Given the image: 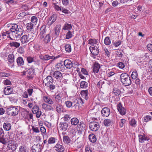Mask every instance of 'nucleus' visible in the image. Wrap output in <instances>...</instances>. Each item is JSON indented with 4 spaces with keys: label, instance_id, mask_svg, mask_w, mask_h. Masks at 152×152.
<instances>
[{
    "label": "nucleus",
    "instance_id": "nucleus-58",
    "mask_svg": "<svg viewBox=\"0 0 152 152\" xmlns=\"http://www.w3.org/2000/svg\"><path fill=\"white\" fill-rule=\"evenodd\" d=\"M104 51L105 53V55L108 57H109L110 55V51L106 48L104 49Z\"/></svg>",
    "mask_w": 152,
    "mask_h": 152
},
{
    "label": "nucleus",
    "instance_id": "nucleus-38",
    "mask_svg": "<svg viewBox=\"0 0 152 152\" xmlns=\"http://www.w3.org/2000/svg\"><path fill=\"white\" fill-rule=\"evenodd\" d=\"M26 26L27 29L28 31H31L33 29L34 25L31 23H29L26 24Z\"/></svg>",
    "mask_w": 152,
    "mask_h": 152
},
{
    "label": "nucleus",
    "instance_id": "nucleus-4",
    "mask_svg": "<svg viewBox=\"0 0 152 152\" xmlns=\"http://www.w3.org/2000/svg\"><path fill=\"white\" fill-rule=\"evenodd\" d=\"M18 108L12 105L9 107L7 110V112L8 114L12 116H14L18 114Z\"/></svg>",
    "mask_w": 152,
    "mask_h": 152
},
{
    "label": "nucleus",
    "instance_id": "nucleus-11",
    "mask_svg": "<svg viewBox=\"0 0 152 152\" xmlns=\"http://www.w3.org/2000/svg\"><path fill=\"white\" fill-rule=\"evenodd\" d=\"M53 77L50 76H47L43 81L45 83V84L46 86H49V85L53 83Z\"/></svg>",
    "mask_w": 152,
    "mask_h": 152
},
{
    "label": "nucleus",
    "instance_id": "nucleus-31",
    "mask_svg": "<svg viewBox=\"0 0 152 152\" xmlns=\"http://www.w3.org/2000/svg\"><path fill=\"white\" fill-rule=\"evenodd\" d=\"M17 62L18 66L23 65L24 62L23 58L21 57L18 58L17 59Z\"/></svg>",
    "mask_w": 152,
    "mask_h": 152
},
{
    "label": "nucleus",
    "instance_id": "nucleus-48",
    "mask_svg": "<svg viewBox=\"0 0 152 152\" xmlns=\"http://www.w3.org/2000/svg\"><path fill=\"white\" fill-rule=\"evenodd\" d=\"M56 138L54 137L50 138L48 141V144H54L56 142Z\"/></svg>",
    "mask_w": 152,
    "mask_h": 152
},
{
    "label": "nucleus",
    "instance_id": "nucleus-16",
    "mask_svg": "<svg viewBox=\"0 0 152 152\" xmlns=\"http://www.w3.org/2000/svg\"><path fill=\"white\" fill-rule=\"evenodd\" d=\"M100 68V64L98 63L95 62L92 67V69L93 72L95 74L96 73H97L99 72Z\"/></svg>",
    "mask_w": 152,
    "mask_h": 152
},
{
    "label": "nucleus",
    "instance_id": "nucleus-52",
    "mask_svg": "<svg viewBox=\"0 0 152 152\" xmlns=\"http://www.w3.org/2000/svg\"><path fill=\"white\" fill-rule=\"evenodd\" d=\"M137 76L138 74L136 71H133L132 72L131 75L132 78L133 79H136Z\"/></svg>",
    "mask_w": 152,
    "mask_h": 152
},
{
    "label": "nucleus",
    "instance_id": "nucleus-12",
    "mask_svg": "<svg viewBox=\"0 0 152 152\" xmlns=\"http://www.w3.org/2000/svg\"><path fill=\"white\" fill-rule=\"evenodd\" d=\"M55 150L58 152H64L65 149L62 143H58L54 147Z\"/></svg>",
    "mask_w": 152,
    "mask_h": 152
},
{
    "label": "nucleus",
    "instance_id": "nucleus-60",
    "mask_svg": "<svg viewBox=\"0 0 152 152\" xmlns=\"http://www.w3.org/2000/svg\"><path fill=\"white\" fill-rule=\"evenodd\" d=\"M27 60L29 63H31L34 61V58L29 56L27 57Z\"/></svg>",
    "mask_w": 152,
    "mask_h": 152
},
{
    "label": "nucleus",
    "instance_id": "nucleus-25",
    "mask_svg": "<svg viewBox=\"0 0 152 152\" xmlns=\"http://www.w3.org/2000/svg\"><path fill=\"white\" fill-rule=\"evenodd\" d=\"M61 96L59 94L56 95L54 97L55 102L54 105H56L57 104H59V103L61 101Z\"/></svg>",
    "mask_w": 152,
    "mask_h": 152
},
{
    "label": "nucleus",
    "instance_id": "nucleus-56",
    "mask_svg": "<svg viewBox=\"0 0 152 152\" xmlns=\"http://www.w3.org/2000/svg\"><path fill=\"white\" fill-rule=\"evenodd\" d=\"M126 121L124 119H121V121L119 122V126L121 128L123 127L124 124L126 123Z\"/></svg>",
    "mask_w": 152,
    "mask_h": 152
},
{
    "label": "nucleus",
    "instance_id": "nucleus-37",
    "mask_svg": "<svg viewBox=\"0 0 152 152\" xmlns=\"http://www.w3.org/2000/svg\"><path fill=\"white\" fill-rule=\"evenodd\" d=\"M88 83L86 81H83L80 84V86L81 88H86L88 87Z\"/></svg>",
    "mask_w": 152,
    "mask_h": 152
},
{
    "label": "nucleus",
    "instance_id": "nucleus-55",
    "mask_svg": "<svg viewBox=\"0 0 152 152\" xmlns=\"http://www.w3.org/2000/svg\"><path fill=\"white\" fill-rule=\"evenodd\" d=\"M117 66L120 69H123L125 67V65L123 62H120L117 63Z\"/></svg>",
    "mask_w": 152,
    "mask_h": 152
},
{
    "label": "nucleus",
    "instance_id": "nucleus-47",
    "mask_svg": "<svg viewBox=\"0 0 152 152\" xmlns=\"http://www.w3.org/2000/svg\"><path fill=\"white\" fill-rule=\"evenodd\" d=\"M39 110V108L37 105H34L32 109V111L33 113H36Z\"/></svg>",
    "mask_w": 152,
    "mask_h": 152
},
{
    "label": "nucleus",
    "instance_id": "nucleus-62",
    "mask_svg": "<svg viewBox=\"0 0 152 152\" xmlns=\"http://www.w3.org/2000/svg\"><path fill=\"white\" fill-rule=\"evenodd\" d=\"M1 77H7L10 76V74L8 73L2 72L0 74Z\"/></svg>",
    "mask_w": 152,
    "mask_h": 152
},
{
    "label": "nucleus",
    "instance_id": "nucleus-43",
    "mask_svg": "<svg viewBox=\"0 0 152 152\" xmlns=\"http://www.w3.org/2000/svg\"><path fill=\"white\" fill-rule=\"evenodd\" d=\"M137 121L135 119H132L129 121V124L131 126L135 127L136 126Z\"/></svg>",
    "mask_w": 152,
    "mask_h": 152
},
{
    "label": "nucleus",
    "instance_id": "nucleus-5",
    "mask_svg": "<svg viewBox=\"0 0 152 152\" xmlns=\"http://www.w3.org/2000/svg\"><path fill=\"white\" fill-rule=\"evenodd\" d=\"M21 116L24 119L28 120L29 118L33 119V114L31 113H30L26 109H23L21 112Z\"/></svg>",
    "mask_w": 152,
    "mask_h": 152
},
{
    "label": "nucleus",
    "instance_id": "nucleus-30",
    "mask_svg": "<svg viewBox=\"0 0 152 152\" xmlns=\"http://www.w3.org/2000/svg\"><path fill=\"white\" fill-rule=\"evenodd\" d=\"M3 127L5 130L9 131L11 129V125L9 123H5L4 124Z\"/></svg>",
    "mask_w": 152,
    "mask_h": 152
},
{
    "label": "nucleus",
    "instance_id": "nucleus-28",
    "mask_svg": "<svg viewBox=\"0 0 152 152\" xmlns=\"http://www.w3.org/2000/svg\"><path fill=\"white\" fill-rule=\"evenodd\" d=\"M59 125H60L61 129L63 130V131H65L67 129L68 125L67 123H61Z\"/></svg>",
    "mask_w": 152,
    "mask_h": 152
},
{
    "label": "nucleus",
    "instance_id": "nucleus-41",
    "mask_svg": "<svg viewBox=\"0 0 152 152\" xmlns=\"http://www.w3.org/2000/svg\"><path fill=\"white\" fill-rule=\"evenodd\" d=\"M46 25H45L42 26L40 30V32L41 34L43 35L46 32Z\"/></svg>",
    "mask_w": 152,
    "mask_h": 152
},
{
    "label": "nucleus",
    "instance_id": "nucleus-17",
    "mask_svg": "<svg viewBox=\"0 0 152 152\" xmlns=\"http://www.w3.org/2000/svg\"><path fill=\"white\" fill-rule=\"evenodd\" d=\"M42 107L45 111H53L54 110V108L51 105L45 103L42 104Z\"/></svg>",
    "mask_w": 152,
    "mask_h": 152
},
{
    "label": "nucleus",
    "instance_id": "nucleus-64",
    "mask_svg": "<svg viewBox=\"0 0 152 152\" xmlns=\"http://www.w3.org/2000/svg\"><path fill=\"white\" fill-rule=\"evenodd\" d=\"M116 54L119 57H122L123 54L122 53L121 51H117L116 52Z\"/></svg>",
    "mask_w": 152,
    "mask_h": 152
},
{
    "label": "nucleus",
    "instance_id": "nucleus-15",
    "mask_svg": "<svg viewBox=\"0 0 152 152\" xmlns=\"http://www.w3.org/2000/svg\"><path fill=\"white\" fill-rule=\"evenodd\" d=\"M53 77L56 80H61L63 77L62 73L59 71H56L54 72L53 74Z\"/></svg>",
    "mask_w": 152,
    "mask_h": 152
},
{
    "label": "nucleus",
    "instance_id": "nucleus-50",
    "mask_svg": "<svg viewBox=\"0 0 152 152\" xmlns=\"http://www.w3.org/2000/svg\"><path fill=\"white\" fill-rule=\"evenodd\" d=\"M32 129L33 131L36 133H39L40 132L39 128L36 126H32Z\"/></svg>",
    "mask_w": 152,
    "mask_h": 152
},
{
    "label": "nucleus",
    "instance_id": "nucleus-10",
    "mask_svg": "<svg viewBox=\"0 0 152 152\" xmlns=\"http://www.w3.org/2000/svg\"><path fill=\"white\" fill-rule=\"evenodd\" d=\"M43 99L44 102L50 105H52L54 103L55 101L50 96H44Z\"/></svg>",
    "mask_w": 152,
    "mask_h": 152
},
{
    "label": "nucleus",
    "instance_id": "nucleus-33",
    "mask_svg": "<svg viewBox=\"0 0 152 152\" xmlns=\"http://www.w3.org/2000/svg\"><path fill=\"white\" fill-rule=\"evenodd\" d=\"M113 93L115 96H118L120 95L121 91L118 88H114L113 89Z\"/></svg>",
    "mask_w": 152,
    "mask_h": 152
},
{
    "label": "nucleus",
    "instance_id": "nucleus-40",
    "mask_svg": "<svg viewBox=\"0 0 152 152\" xmlns=\"http://www.w3.org/2000/svg\"><path fill=\"white\" fill-rule=\"evenodd\" d=\"M105 83L104 81L102 80H100L97 83V86L98 88H102L105 86Z\"/></svg>",
    "mask_w": 152,
    "mask_h": 152
},
{
    "label": "nucleus",
    "instance_id": "nucleus-7",
    "mask_svg": "<svg viewBox=\"0 0 152 152\" xmlns=\"http://www.w3.org/2000/svg\"><path fill=\"white\" fill-rule=\"evenodd\" d=\"M90 50L91 53V56L94 58H95L99 53V49L96 46L95 47L94 45H92L89 48Z\"/></svg>",
    "mask_w": 152,
    "mask_h": 152
},
{
    "label": "nucleus",
    "instance_id": "nucleus-35",
    "mask_svg": "<svg viewBox=\"0 0 152 152\" xmlns=\"http://www.w3.org/2000/svg\"><path fill=\"white\" fill-rule=\"evenodd\" d=\"M71 124L73 125H76L79 123V120L77 118H72L70 121Z\"/></svg>",
    "mask_w": 152,
    "mask_h": 152
},
{
    "label": "nucleus",
    "instance_id": "nucleus-1",
    "mask_svg": "<svg viewBox=\"0 0 152 152\" xmlns=\"http://www.w3.org/2000/svg\"><path fill=\"white\" fill-rule=\"evenodd\" d=\"M22 34V29L17 24H13L12 25L10 30L4 32L2 35L7 36V38L13 40V39L20 38Z\"/></svg>",
    "mask_w": 152,
    "mask_h": 152
},
{
    "label": "nucleus",
    "instance_id": "nucleus-13",
    "mask_svg": "<svg viewBox=\"0 0 152 152\" xmlns=\"http://www.w3.org/2000/svg\"><path fill=\"white\" fill-rule=\"evenodd\" d=\"M101 113L102 116L107 117L110 114V110L107 107H104L102 110Z\"/></svg>",
    "mask_w": 152,
    "mask_h": 152
},
{
    "label": "nucleus",
    "instance_id": "nucleus-21",
    "mask_svg": "<svg viewBox=\"0 0 152 152\" xmlns=\"http://www.w3.org/2000/svg\"><path fill=\"white\" fill-rule=\"evenodd\" d=\"M57 18L56 14H53L49 18L48 24L50 26L52 25L56 20Z\"/></svg>",
    "mask_w": 152,
    "mask_h": 152
},
{
    "label": "nucleus",
    "instance_id": "nucleus-23",
    "mask_svg": "<svg viewBox=\"0 0 152 152\" xmlns=\"http://www.w3.org/2000/svg\"><path fill=\"white\" fill-rule=\"evenodd\" d=\"M56 69L58 71H63L65 70L64 65L62 63L57 64L56 66Z\"/></svg>",
    "mask_w": 152,
    "mask_h": 152
},
{
    "label": "nucleus",
    "instance_id": "nucleus-19",
    "mask_svg": "<svg viewBox=\"0 0 152 152\" xmlns=\"http://www.w3.org/2000/svg\"><path fill=\"white\" fill-rule=\"evenodd\" d=\"M64 64V67L65 66L67 69H70L73 66L72 63L69 59H66L65 60Z\"/></svg>",
    "mask_w": 152,
    "mask_h": 152
},
{
    "label": "nucleus",
    "instance_id": "nucleus-61",
    "mask_svg": "<svg viewBox=\"0 0 152 152\" xmlns=\"http://www.w3.org/2000/svg\"><path fill=\"white\" fill-rule=\"evenodd\" d=\"M151 117L149 115H148L144 117V120L145 122H147L151 120Z\"/></svg>",
    "mask_w": 152,
    "mask_h": 152
},
{
    "label": "nucleus",
    "instance_id": "nucleus-42",
    "mask_svg": "<svg viewBox=\"0 0 152 152\" xmlns=\"http://www.w3.org/2000/svg\"><path fill=\"white\" fill-rule=\"evenodd\" d=\"M20 43L16 42H10V45L12 47H14L16 48H18L20 46Z\"/></svg>",
    "mask_w": 152,
    "mask_h": 152
},
{
    "label": "nucleus",
    "instance_id": "nucleus-22",
    "mask_svg": "<svg viewBox=\"0 0 152 152\" xmlns=\"http://www.w3.org/2000/svg\"><path fill=\"white\" fill-rule=\"evenodd\" d=\"M61 25L60 24H58L56 25L54 29V34L56 36H58L60 32Z\"/></svg>",
    "mask_w": 152,
    "mask_h": 152
},
{
    "label": "nucleus",
    "instance_id": "nucleus-18",
    "mask_svg": "<svg viewBox=\"0 0 152 152\" xmlns=\"http://www.w3.org/2000/svg\"><path fill=\"white\" fill-rule=\"evenodd\" d=\"M31 151L34 152H39L41 151V146L38 144L34 145L32 146Z\"/></svg>",
    "mask_w": 152,
    "mask_h": 152
},
{
    "label": "nucleus",
    "instance_id": "nucleus-63",
    "mask_svg": "<svg viewBox=\"0 0 152 152\" xmlns=\"http://www.w3.org/2000/svg\"><path fill=\"white\" fill-rule=\"evenodd\" d=\"M40 130L42 133V134H45L46 132V130L44 126L41 127L40 128Z\"/></svg>",
    "mask_w": 152,
    "mask_h": 152
},
{
    "label": "nucleus",
    "instance_id": "nucleus-26",
    "mask_svg": "<svg viewBox=\"0 0 152 152\" xmlns=\"http://www.w3.org/2000/svg\"><path fill=\"white\" fill-rule=\"evenodd\" d=\"M4 91L5 95H9L12 93V91L11 87L10 86H8L4 88Z\"/></svg>",
    "mask_w": 152,
    "mask_h": 152
},
{
    "label": "nucleus",
    "instance_id": "nucleus-6",
    "mask_svg": "<svg viewBox=\"0 0 152 152\" xmlns=\"http://www.w3.org/2000/svg\"><path fill=\"white\" fill-rule=\"evenodd\" d=\"M86 125L83 122H80L77 127V133L81 134L85 129Z\"/></svg>",
    "mask_w": 152,
    "mask_h": 152
},
{
    "label": "nucleus",
    "instance_id": "nucleus-9",
    "mask_svg": "<svg viewBox=\"0 0 152 152\" xmlns=\"http://www.w3.org/2000/svg\"><path fill=\"white\" fill-rule=\"evenodd\" d=\"M34 73V70L32 68H30L28 69H26L25 70L23 71V75H26L28 77L30 76L33 75Z\"/></svg>",
    "mask_w": 152,
    "mask_h": 152
},
{
    "label": "nucleus",
    "instance_id": "nucleus-20",
    "mask_svg": "<svg viewBox=\"0 0 152 152\" xmlns=\"http://www.w3.org/2000/svg\"><path fill=\"white\" fill-rule=\"evenodd\" d=\"M40 59L44 61H47L49 60L52 59L53 56H50L48 54L44 55H41L39 56Z\"/></svg>",
    "mask_w": 152,
    "mask_h": 152
},
{
    "label": "nucleus",
    "instance_id": "nucleus-34",
    "mask_svg": "<svg viewBox=\"0 0 152 152\" xmlns=\"http://www.w3.org/2000/svg\"><path fill=\"white\" fill-rule=\"evenodd\" d=\"M53 107H56V111L58 113H60L61 112V110L62 109V106L60 104H57L56 105H54L53 104Z\"/></svg>",
    "mask_w": 152,
    "mask_h": 152
},
{
    "label": "nucleus",
    "instance_id": "nucleus-3",
    "mask_svg": "<svg viewBox=\"0 0 152 152\" xmlns=\"http://www.w3.org/2000/svg\"><path fill=\"white\" fill-rule=\"evenodd\" d=\"M35 36L33 33L28 35H24L20 39V41L23 44H26L29 41H33L35 39Z\"/></svg>",
    "mask_w": 152,
    "mask_h": 152
},
{
    "label": "nucleus",
    "instance_id": "nucleus-29",
    "mask_svg": "<svg viewBox=\"0 0 152 152\" xmlns=\"http://www.w3.org/2000/svg\"><path fill=\"white\" fill-rule=\"evenodd\" d=\"M88 138L89 140L92 142H95L96 141V138L95 135L93 134L89 135Z\"/></svg>",
    "mask_w": 152,
    "mask_h": 152
},
{
    "label": "nucleus",
    "instance_id": "nucleus-24",
    "mask_svg": "<svg viewBox=\"0 0 152 152\" xmlns=\"http://www.w3.org/2000/svg\"><path fill=\"white\" fill-rule=\"evenodd\" d=\"M88 91L87 89L86 90L82 91L80 92V94L83 98H84L86 100L88 98Z\"/></svg>",
    "mask_w": 152,
    "mask_h": 152
},
{
    "label": "nucleus",
    "instance_id": "nucleus-36",
    "mask_svg": "<svg viewBox=\"0 0 152 152\" xmlns=\"http://www.w3.org/2000/svg\"><path fill=\"white\" fill-rule=\"evenodd\" d=\"M72 28V26L71 24L66 23L64 26L63 29L65 30H69Z\"/></svg>",
    "mask_w": 152,
    "mask_h": 152
},
{
    "label": "nucleus",
    "instance_id": "nucleus-14",
    "mask_svg": "<svg viewBox=\"0 0 152 152\" xmlns=\"http://www.w3.org/2000/svg\"><path fill=\"white\" fill-rule=\"evenodd\" d=\"M117 109L121 115H123L126 114V110L124 107H123L121 103L117 105Z\"/></svg>",
    "mask_w": 152,
    "mask_h": 152
},
{
    "label": "nucleus",
    "instance_id": "nucleus-32",
    "mask_svg": "<svg viewBox=\"0 0 152 152\" xmlns=\"http://www.w3.org/2000/svg\"><path fill=\"white\" fill-rule=\"evenodd\" d=\"M63 141L65 143L68 144L70 143L71 140L68 136L64 135L63 138Z\"/></svg>",
    "mask_w": 152,
    "mask_h": 152
},
{
    "label": "nucleus",
    "instance_id": "nucleus-54",
    "mask_svg": "<svg viewBox=\"0 0 152 152\" xmlns=\"http://www.w3.org/2000/svg\"><path fill=\"white\" fill-rule=\"evenodd\" d=\"M37 18L36 16H33L31 17V20L32 23L36 24L37 22Z\"/></svg>",
    "mask_w": 152,
    "mask_h": 152
},
{
    "label": "nucleus",
    "instance_id": "nucleus-2",
    "mask_svg": "<svg viewBox=\"0 0 152 152\" xmlns=\"http://www.w3.org/2000/svg\"><path fill=\"white\" fill-rule=\"evenodd\" d=\"M120 80L123 85L125 86H129L132 84V81L130 77L128 74L123 73L120 76Z\"/></svg>",
    "mask_w": 152,
    "mask_h": 152
},
{
    "label": "nucleus",
    "instance_id": "nucleus-39",
    "mask_svg": "<svg viewBox=\"0 0 152 152\" xmlns=\"http://www.w3.org/2000/svg\"><path fill=\"white\" fill-rule=\"evenodd\" d=\"M14 57L12 54H10L8 57V60L10 63H13L14 61Z\"/></svg>",
    "mask_w": 152,
    "mask_h": 152
},
{
    "label": "nucleus",
    "instance_id": "nucleus-45",
    "mask_svg": "<svg viewBox=\"0 0 152 152\" xmlns=\"http://www.w3.org/2000/svg\"><path fill=\"white\" fill-rule=\"evenodd\" d=\"M98 42L97 40L95 39H90L88 40V43L89 44L94 45L96 44Z\"/></svg>",
    "mask_w": 152,
    "mask_h": 152
},
{
    "label": "nucleus",
    "instance_id": "nucleus-46",
    "mask_svg": "<svg viewBox=\"0 0 152 152\" xmlns=\"http://www.w3.org/2000/svg\"><path fill=\"white\" fill-rule=\"evenodd\" d=\"M104 43L106 45H110L111 43L110 39L108 37H106L104 39Z\"/></svg>",
    "mask_w": 152,
    "mask_h": 152
},
{
    "label": "nucleus",
    "instance_id": "nucleus-49",
    "mask_svg": "<svg viewBox=\"0 0 152 152\" xmlns=\"http://www.w3.org/2000/svg\"><path fill=\"white\" fill-rule=\"evenodd\" d=\"M65 50L68 52H70L71 51V46L69 45H65Z\"/></svg>",
    "mask_w": 152,
    "mask_h": 152
},
{
    "label": "nucleus",
    "instance_id": "nucleus-59",
    "mask_svg": "<svg viewBox=\"0 0 152 152\" xmlns=\"http://www.w3.org/2000/svg\"><path fill=\"white\" fill-rule=\"evenodd\" d=\"M9 147L10 149L12 151H15L16 149V147L15 145H9Z\"/></svg>",
    "mask_w": 152,
    "mask_h": 152
},
{
    "label": "nucleus",
    "instance_id": "nucleus-44",
    "mask_svg": "<svg viewBox=\"0 0 152 152\" xmlns=\"http://www.w3.org/2000/svg\"><path fill=\"white\" fill-rule=\"evenodd\" d=\"M50 34H48L45 37L43 41L45 43L47 44L50 41Z\"/></svg>",
    "mask_w": 152,
    "mask_h": 152
},
{
    "label": "nucleus",
    "instance_id": "nucleus-27",
    "mask_svg": "<svg viewBox=\"0 0 152 152\" xmlns=\"http://www.w3.org/2000/svg\"><path fill=\"white\" fill-rule=\"evenodd\" d=\"M139 140L140 142H143L145 141L148 140V138L145 135H142L141 134L139 135Z\"/></svg>",
    "mask_w": 152,
    "mask_h": 152
},
{
    "label": "nucleus",
    "instance_id": "nucleus-57",
    "mask_svg": "<svg viewBox=\"0 0 152 152\" xmlns=\"http://www.w3.org/2000/svg\"><path fill=\"white\" fill-rule=\"evenodd\" d=\"M72 36V34L70 31H69L66 34V39H69L71 38Z\"/></svg>",
    "mask_w": 152,
    "mask_h": 152
},
{
    "label": "nucleus",
    "instance_id": "nucleus-53",
    "mask_svg": "<svg viewBox=\"0 0 152 152\" xmlns=\"http://www.w3.org/2000/svg\"><path fill=\"white\" fill-rule=\"evenodd\" d=\"M111 121L110 119H105L104 121V124L106 126H108L110 125Z\"/></svg>",
    "mask_w": 152,
    "mask_h": 152
},
{
    "label": "nucleus",
    "instance_id": "nucleus-8",
    "mask_svg": "<svg viewBox=\"0 0 152 152\" xmlns=\"http://www.w3.org/2000/svg\"><path fill=\"white\" fill-rule=\"evenodd\" d=\"M99 127V124L96 122H92L89 124V128L92 131L96 132Z\"/></svg>",
    "mask_w": 152,
    "mask_h": 152
},
{
    "label": "nucleus",
    "instance_id": "nucleus-51",
    "mask_svg": "<svg viewBox=\"0 0 152 152\" xmlns=\"http://www.w3.org/2000/svg\"><path fill=\"white\" fill-rule=\"evenodd\" d=\"M65 104L66 106L69 108H70L72 105V102L69 100L65 101Z\"/></svg>",
    "mask_w": 152,
    "mask_h": 152
}]
</instances>
